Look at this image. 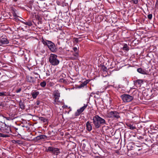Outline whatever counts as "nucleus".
<instances>
[{"instance_id":"nucleus-14","label":"nucleus","mask_w":158,"mask_h":158,"mask_svg":"<svg viewBox=\"0 0 158 158\" xmlns=\"http://www.w3.org/2000/svg\"><path fill=\"white\" fill-rule=\"evenodd\" d=\"M54 98H59L60 97V94L57 90H56L53 93Z\"/></svg>"},{"instance_id":"nucleus-28","label":"nucleus","mask_w":158,"mask_h":158,"mask_svg":"<svg viewBox=\"0 0 158 158\" xmlns=\"http://www.w3.org/2000/svg\"><path fill=\"white\" fill-rule=\"evenodd\" d=\"M152 14H149L148 15V18L150 20H151L152 19Z\"/></svg>"},{"instance_id":"nucleus-15","label":"nucleus","mask_w":158,"mask_h":158,"mask_svg":"<svg viewBox=\"0 0 158 158\" xmlns=\"http://www.w3.org/2000/svg\"><path fill=\"white\" fill-rule=\"evenodd\" d=\"M39 120L45 124H46L48 123V119L47 118L41 117H39Z\"/></svg>"},{"instance_id":"nucleus-9","label":"nucleus","mask_w":158,"mask_h":158,"mask_svg":"<svg viewBox=\"0 0 158 158\" xmlns=\"http://www.w3.org/2000/svg\"><path fill=\"white\" fill-rule=\"evenodd\" d=\"M8 40L5 37H1L0 38V46L4 44H7L9 43Z\"/></svg>"},{"instance_id":"nucleus-17","label":"nucleus","mask_w":158,"mask_h":158,"mask_svg":"<svg viewBox=\"0 0 158 158\" xmlns=\"http://www.w3.org/2000/svg\"><path fill=\"white\" fill-rule=\"evenodd\" d=\"M46 138V136L44 135H40L36 137V139L37 140H40V139H45Z\"/></svg>"},{"instance_id":"nucleus-37","label":"nucleus","mask_w":158,"mask_h":158,"mask_svg":"<svg viewBox=\"0 0 158 158\" xmlns=\"http://www.w3.org/2000/svg\"><path fill=\"white\" fill-rule=\"evenodd\" d=\"M46 75L47 76H49L50 75V74L49 73V72H48V73L47 72L46 73Z\"/></svg>"},{"instance_id":"nucleus-38","label":"nucleus","mask_w":158,"mask_h":158,"mask_svg":"<svg viewBox=\"0 0 158 158\" xmlns=\"http://www.w3.org/2000/svg\"><path fill=\"white\" fill-rule=\"evenodd\" d=\"M60 80H61V82H64V79H61Z\"/></svg>"},{"instance_id":"nucleus-32","label":"nucleus","mask_w":158,"mask_h":158,"mask_svg":"<svg viewBox=\"0 0 158 158\" xmlns=\"http://www.w3.org/2000/svg\"><path fill=\"white\" fill-rule=\"evenodd\" d=\"M135 4H137L138 2V0H131Z\"/></svg>"},{"instance_id":"nucleus-5","label":"nucleus","mask_w":158,"mask_h":158,"mask_svg":"<svg viewBox=\"0 0 158 158\" xmlns=\"http://www.w3.org/2000/svg\"><path fill=\"white\" fill-rule=\"evenodd\" d=\"M108 117L110 118L118 119L120 118L119 113L116 111H110L107 112Z\"/></svg>"},{"instance_id":"nucleus-24","label":"nucleus","mask_w":158,"mask_h":158,"mask_svg":"<svg viewBox=\"0 0 158 158\" xmlns=\"http://www.w3.org/2000/svg\"><path fill=\"white\" fill-rule=\"evenodd\" d=\"M127 126L130 129L133 130L136 128L135 127L133 126L132 125L129 124Z\"/></svg>"},{"instance_id":"nucleus-42","label":"nucleus","mask_w":158,"mask_h":158,"mask_svg":"<svg viewBox=\"0 0 158 158\" xmlns=\"http://www.w3.org/2000/svg\"><path fill=\"white\" fill-rule=\"evenodd\" d=\"M15 130L16 131L17 130H18V129L17 128H15Z\"/></svg>"},{"instance_id":"nucleus-3","label":"nucleus","mask_w":158,"mask_h":158,"mask_svg":"<svg viewBox=\"0 0 158 158\" xmlns=\"http://www.w3.org/2000/svg\"><path fill=\"white\" fill-rule=\"evenodd\" d=\"M57 56L55 54H51L49 58V61L50 64L54 66L57 65L59 63V60L57 59Z\"/></svg>"},{"instance_id":"nucleus-41","label":"nucleus","mask_w":158,"mask_h":158,"mask_svg":"<svg viewBox=\"0 0 158 158\" xmlns=\"http://www.w3.org/2000/svg\"><path fill=\"white\" fill-rule=\"evenodd\" d=\"M71 110H69V111L68 112V113H69V111H70Z\"/></svg>"},{"instance_id":"nucleus-11","label":"nucleus","mask_w":158,"mask_h":158,"mask_svg":"<svg viewBox=\"0 0 158 158\" xmlns=\"http://www.w3.org/2000/svg\"><path fill=\"white\" fill-rule=\"evenodd\" d=\"M86 129L88 131H90L92 130V126L91 122L88 121L86 123Z\"/></svg>"},{"instance_id":"nucleus-43","label":"nucleus","mask_w":158,"mask_h":158,"mask_svg":"<svg viewBox=\"0 0 158 158\" xmlns=\"http://www.w3.org/2000/svg\"><path fill=\"white\" fill-rule=\"evenodd\" d=\"M2 2V0H0V2Z\"/></svg>"},{"instance_id":"nucleus-23","label":"nucleus","mask_w":158,"mask_h":158,"mask_svg":"<svg viewBox=\"0 0 158 158\" xmlns=\"http://www.w3.org/2000/svg\"><path fill=\"white\" fill-rule=\"evenodd\" d=\"M54 100L53 101V103L55 104H58V100H59V98H54Z\"/></svg>"},{"instance_id":"nucleus-25","label":"nucleus","mask_w":158,"mask_h":158,"mask_svg":"<svg viewBox=\"0 0 158 158\" xmlns=\"http://www.w3.org/2000/svg\"><path fill=\"white\" fill-rule=\"evenodd\" d=\"M0 137H9L8 135L4 134L2 133H0Z\"/></svg>"},{"instance_id":"nucleus-7","label":"nucleus","mask_w":158,"mask_h":158,"mask_svg":"<svg viewBox=\"0 0 158 158\" xmlns=\"http://www.w3.org/2000/svg\"><path fill=\"white\" fill-rule=\"evenodd\" d=\"M4 126H2L0 131L2 132L6 133H9L11 132L10 127L7 126L5 123H4Z\"/></svg>"},{"instance_id":"nucleus-19","label":"nucleus","mask_w":158,"mask_h":158,"mask_svg":"<svg viewBox=\"0 0 158 158\" xmlns=\"http://www.w3.org/2000/svg\"><path fill=\"white\" fill-rule=\"evenodd\" d=\"M88 81H84L83 83L81 84L79 86V88L84 87L88 83Z\"/></svg>"},{"instance_id":"nucleus-27","label":"nucleus","mask_w":158,"mask_h":158,"mask_svg":"<svg viewBox=\"0 0 158 158\" xmlns=\"http://www.w3.org/2000/svg\"><path fill=\"white\" fill-rule=\"evenodd\" d=\"M73 56L77 58V57L79 56L78 52H75L73 54Z\"/></svg>"},{"instance_id":"nucleus-20","label":"nucleus","mask_w":158,"mask_h":158,"mask_svg":"<svg viewBox=\"0 0 158 158\" xmlns=\"http://www.w3.org/2000/svg\"><path fill=\"white\" fill-rule=\"evenodd\" d=\"M19 105L20 108L22 109H25V106L24 105V103L22 101H20L19 103Z\"/></svg>"},{"instance_id":"nucleus-12","label":"nucleus","mask_w":158,"mask_h":158,"mask_svg":"<svg viewBox=\"0 0 158 158\" xmlns=\"http://www.w3.org/2000/svg\"><path fill=\"white\" fill-rule=\"evenodd\" d=\"M27 79L28 82L34 83L35 82V79L31 76H27Z\"/></svg>"},{"instance_id":"nucleus-30","label":"nucleus","mask_w":158,"mask_h":158,"mask_svg":"<svg viewBox=\"0 0 158 158\" xmlns=\"http://www.w3.org/2000/svg\"><path fill=\"white\" fill-rule=\"evenodd\" d=\"M21 90H22L21 88H19L17 90H16V93H19L21 91Z\"/></svg>"},{"instance_id":"nucleus-13","label":"nucleus","mask_w":158,"mask_h":158,"mask_svg":"<svg viewBox=\"0 0 158 158\" xmlns=\"http://www.w3.org/2000/svg\"><path fill=\"white\" fill-rule=\"evenodd\" d=\"M39 94V91H35L32 92L31 94L32 98L34 99Z\"/></svg>"},{"instance_id":"nucleus-2","label":"nucleus","mask_w":158,"mask_h":158,"mask_svg":"<svg viewBox=\"0 0 158 158\" xmlns=\"http://www.w3.org/2000/svg\"><path fill=\"white\" fill-rule=\"evenodd\" d=\"M42 42L44 45H47L49 49L53 52H55L56 50V48L54 44L50 41L45 40H42Z\"/></svg>"},{"instance_id":"nucleus-22","label":"nucleus","mask_w":158,"mask_h":158,"mask_svg":"<svg viewBox=\"0 0 158 158\" xmlns=\"http://www.w3.org/2000/svg\"><path fill=\"white\" fill-rule=\"evenodd\" d=\"M46 85V82L45 81H43L40 83V85L42 87H44Z\"/></svg>"},{"instance_id":"nucleus-39","label":"nucleus","mask_w":158,"mask_h":158,"mask_svg":"<svg viewBox=\"0 0 158 158\" xmlns=\"http://www.w3.org/2000/svg\"><path fill=\"white\" fill-rule=\"evenodd\" d=\"M33 74H35V75H38V73H36L34 72V73H33Z\"/></svg>"},{"instance_id":"nucleus-26","label":"nucleus","mask_w":158,"mask_h":158,"mask_svg":"<svg viewBox=\"0 0 158 158\" xmlns=\"http://www.w3.org/2000/svg\"><path fill=\"white\" fill-rule=\"evenodd\" d=\"M25 24L28 26H31L32 25V23L31 21H29L28 22H26Z\"/></svg>"},{"instance_id":"nucleus-36","label":"nucleus","mask_w":158,"mask_h":158,"mask_svg":"<svg viewBox=\"0 0 158 158\" xmlns=\"http://www.w3.org/2000/svg\"><path fill=\"white\" fill-rule=\"evenodd\" d=\"M62 107L63 108H66L67 107V106L66 105H64L62 106Z\"/></svg>"},{"instance_id":"nucleus-8","label":"nucleus","mask_w":158,"mask_h":158,"mask_svg":"<svg viewBox=\"0 0 158 158\" xmlns=\"http://www.w3.org/2000/svg\"><path fill=\"white\" fill-rule=\"evenodd\" d=\"M87 106V104H84V106L81 107L80 109H78L77 110L76 112L75 113V116H79L80 114H81L82 112L86 108Z\"/></svg>"},{"instance_id":"nucleus-35","label":"nucleus","mask_w":158,"mask_h":158,"mask_svg":"<svg viewBox=\"0 0 158 158\" xmlns=\"http://www.w3.org/2000/svg\"><path fill=\"white\" fill-rule=\"evenodd\" d=\"M0 106H2V107H4V104L2 103H0Z\"/></svg>"},{"instance_id":"nucleus-16","label":"nucleus","mask_w":158,"mask_h":158,"mask_svg":"<svg viewBox=\"0 0 158 158\" xmlns=\"http://www.w3.org/2000/svg\"><path fill=\"white\" fill-rule=\"evenodd\" d=\"M137 71L138 72L142 74H146V71L142 68H139L137 69Z\"/></svg>"},{"instance_id":"nucleus-34","label":"nucleus","mask_w":158,"mask_h":158,"mask_svg":"<svg viewBox=\"0 0 158 158\" xmlns=\"http://www.w3.org/2000/svg\"><path fill=\"white\" fill-rule=\"evenodd\" d=\"M103 71H106L107 70V69H106V67H103Z\"/></svg>"},{"instance_id":"nucleus-18","label":"nucleus","mask_w":158,"mask_h":158,"mask_svg":"<svg viewBox=\"0 0 158 158\" xmlns=\"http://www.w3.org/2000/svg\"><path fill=\"white\" fill-rule=\"evenodd\" d=\"M11 10V13H12L13 16L15 17L14 19L16 20L17 19V16L15 13L16 10L14 8H12Z\"/></svg>"},{"instance_id":"nucleus-1","label":"nucleus","mask_w":158,"mask_h":158,"mask_svg":"<svg viewBox=\"0 0 158 158\" xmlns=\"http://www.w3.org/2000/svg\"><path fill=\"white\" fill-rule=\"evenodd\" d=\"M92 120L94 126L96 128H98L101 125L106 124L105 120L98 115L94 116Z\"/></svg>"},{"instance_id":"nucleus-29","label":"nucleus","mask_w":158,"mask_h":158,"mask_svg":"<svg viewBox=\"0 0 158 158\" xmlns=\"http://www.w3.org/2000/svg\"><path fill=\"white\" fill-rule=\"evenodd\" d=\"M74 51L75 52H78V50L77 48L76 47H73V48Z\"/></svg>"},{"instance_id":"nucleus-33","label":"nucleus","mask_w":158,"mask_h":158,"mask_svg":"<svg viewBox=\"0 0 158 158\" xmlns=\"http://www.w3.org/2000/svg\"><path fill=\"white\" fill-rule=\"evenodd\" d=\"M5 95V93L4 92H0V96H3Z\"/></svg>"},{"instance_id":"nucleus-40","label":"nucleus","mask_w":158,"mask_h":158,"mask_svg":"<svg viewBox=\"0 0 158 158\" xmlns=\"http://www.w3.org/2000/svg\"><path fill=\"white\" fill-rule=\"evenodd\" d=\"M23 23L24 24H25V23H26V22H23Z\"/></svg>"},{"instance_id":"nucleus-21","label":"nucleus","mask_w":158,"mask_h":158,"mask_svg":"<svg viewBox=\"0 0 158 158\" xmlns=\"http://www.w3.org/2000/svg\"><path fill=\"white\" fill-rule=\"evenodd\" d=\"M123 50L126 51H128L129 50V48L127 44H125L124 45L123 48Z\"/></svg>"},{"instance_id":"nucleus-6","label":"nucleus","mask_w":158,"mask_h":158,"mask_svg":"<svg viewBox=\"0 0 158 158\" xmlns=\"http://www.w3.org/2000/svg\"><path fill=\"white\" fill-rule=\"evenodd\" d=\"M123 101L124 102H128L131 101L133 99L132 96L128 94H124L121 96Z\"/></svg>"},{"instance_id":"nucleus-44","label":"nucleus","mask_w":158,"mask_h":158,"mask_svg":"<svg viewBox=\"0 0 158 158\" xmlns=\"http://www.w3.org/2000/svg\"><path fill=\"white\" fill-rule=\"evenodd\" d=\"M1 75V73H0V75Z\"/></svg>"},{"instance_id":"nucleus-10","label":"nucleus","mask_w":158,"mask_h":158,"mask_svg":"<svg viewBox=\"0 0 158 158\" xmlns=\"http://www.w3.org/2000/svg\"><path fill=\"white\" fill-rule=\"evenodd\" d=\"M135 84L138 87H140L143 83V81L141 79H139L135 81Z\"/></svg>"},{"instance_id":"nucleus-31","label":"nucleus","mask_w":158,"mask_h":158,"mask_svg":"<svg viewBox=\"0 0 158 158\" xmlns=\"http://www.w3.org/2000/svg\"><path fill=\"white\" fill-rule=\"evenodd\" d=\"M70 59L72 60H75L76 59V58L75 57H69Z\"/></svg>"},{"instance_id":"nucleus-4","label":"nucleus","mask_w":158,"mask_h":158,"mask_svg":"<svg viewBox=\"0 0 158 158\" xmlns=\"http://www.w3.org/2000/svg\"><path fill=\"white\" fill-rule=\"evenodd\" d=\"M45 152H50L55 155L57 156L60 153V150L57 148H54L52 147H48L46 148L45 150Z\"/></svg>"}]
</instances>
